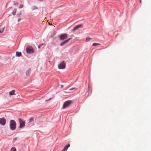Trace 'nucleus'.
Returning <instances> with one entry per match:
<instances>
[{"label":"nucleus","mask_w":151,"mask_h":151,"mask_svg":"<svg viewBox=\"0 0 151 151\" xmlns=\"http://www.w3.org/2000/svg\"><path fill=\"white\" fill-rule=\"evenodd\" d=\"M21 20V19L20 18H19L18 19V22H19Z\"/></svg>","instance_id":"393cba45"},{"label":"nucleus","mask_w":151,"mask_h":151,"mask_svg":"<svg viewBox=\"0 0 151 151\" xmlns=\"http://www.w3.org/2000/svg\"><path fill=\"white\" fill-rule=\"evenodd\" d=\"M71 39V38H69L68 39V40L64 41H63V42H62V43H61L60 44V45L61 46H62L63 45H65L66 43H67Z\"/></svg>","instance_id":"6e6552de"},{"label":"nucleus","mask_w":151,"mask_h":151,"mask_svg":"<svg viewBox=\"0 0 151 151\" xmlns=\"http://www.w3.org/2000/svg\"><path fill=\"white\" fill-rule=\"evenodd\" d=\"M15 91L14 90H13L11 91L9 93L10 95H15L16 94L14 93Z\"/></svg>","instance_id":"9b49d317"},{"label":"nucleus","mask_w":151,"mask_h":151,"mask_svg":"<svg viewBox=\"0 0 151 151\" xmlns=\"http://www.w3.org/2000/svg\"><path fill=\"white\" fill-rule=\"evenodd\" d=\"M73 102L71 100H68L65 101L63 104L62 108L64 109L69 106Z\"/></svg>","instance_id":"f03ea898"},{"label":"nucleus","mask_w":151,"mask_h":151,"mask_svg":"<svg viewBox=\"0 0 151 151\" xmlns=\"http://www.w3.org/2000/svg\"><path fill=\"white\" fill-rule=\"evenodd\" d=\"M9 127L10 129L12 130H15L17 127V124L14 120H11L10 122Z\"/></svg>","instance_id":"f257e3e1"},{"label":"nucleus","mask_w":151,"mask_h":151,"mask_svg":"<svg viewBox=\"0 0 151 151\" xmlns=\"http://www.w3.org/2000/svg\"><path fill=\"white\" fill-rule=\"evenodd\" d=\"M5 27H4L3 28L1 29L0 30V33H2L4 31V28Z\"/></svg>","instance_id":"a211bd4d"},{"label":"nucleus","mask_w":151,"mask_h":151,"mask_svg":"<svg viewBox=\"0 0 151 151\" xmlns=\"http://www.w3.org/2000/svg\"><path fill=\"white\" fill-rule=\"evenodd\" d=\"M17 9H14L12 12V14L14 15H15L16 13Z\"/></svg>","instance_id":"ddd939ff"},{"label":"nucleus","mask_w":151,"mask_h":151,"mask_svg":"<svg viewBox=\"0 0 151 151\" xmlns=\"http://www.w3.org/2000/svg\"><path fill=\"white\" fill-rule=\"evenodd\" d=\"M17 139V137L14 138L13 139L14 142L15 141H16Z\"/></svg>","instance_id":"4be33fe9"},{"label":"nucleus","mask_w":151,"mask_h":151,"mask_svg":"<svg viewBox=\"0 0 151 151\" xmlns=\"http://www.w3.org/2000/svg\"><path fill=\"white\" fill-rule=\"evenodd\" d=\"M11 151H16V150L15 147H13L11 149Z\"/></svg>","instance_id":"dca6fc26"},{"label":"nucleus","mask_w":151,"mask_h":151,"mask_svg":"<svg viewBox=\"0 0 151 151\" xmlns=\"http://www.w3.org/2000/svg\"><path fill=\"white\" fill-rule=\"evenodd\" d=\"M19 121L20 124L19 128H22L24 127L25 126V121L21 119H19Z\"/></svg>","instance_id":"20e7f679"},{"label":"nucleus","mask_w":151,"mask_h":151,"mask_svg":"<svg viewBox=\"0 0 151 151\" xmlns=\"http://www.w3.org/2000/svg\"><path fill=\"white\" fill-rule=\"evenodd\" d=\"M43 45V44H40L39 45V46H38V48H40L41 47V46H42V45Z\"/></svg>","instance_id":"412c9836"},{"label":"nucleus","mask_w":151,"mask_h":151,"mask_svg":"<svg viewBox=\"0 0 151 151\" xmlns=\"http://www.w3.org/2000/svg\"><path fill=\"white\" fill-rule=\"evenodd\" d=\"M6 120L4 117L0 118V124L2 125H4L6 123Z\"/></svg>","instance_id":"0eeeda50"},{"label":"nucleus","mask_w":151,"mask_h":151,"mask_svg":"<svg viewBox=\"0 0 151 151\" xmlns=\"http://www.w3.org/2000/svg\"><path fill=\"white\" fill-rule=\"evenodd\" d=\"M91 39V38L89 37H87L86 38V42H87L89 41Z\"/></svg>","instance_id":"f3484780"},{"label":"nucleus","mask_w":151,"mask_h":151,"mask_svg":"<svg viewBox=\"0 0 151 151\" xmlns=\"http://www.w3.org/2000/svg\"><path fill=\"white\" fill-rule=\"evenodd\" d=\"M47 101H48V100H45V101H46V102Z\"/></svg>","instance_id":"bb28decb"},{"label":"nucleus","mask_w":151,"mask_h":151,"mask_svg":"<svg viewBox=\"0 0 151 151\" xmlns=\"http://www.w3.org/2000/svg\"><path fill=\"white\" fill-rule=\"evenodd\" d=\"M70 144H68L65 147L64 149L62 150V151H66L68 149V148L70 147Z\"/></svg>","instance_id":"9d476101"},{"label":"nucleus","mask_w":151,"mask_h":151,"mask_svg":"<svg viewBox=\"0 0 151 151\" xmlns=\"http://www.w3.org/2000/svg\"><path fill=\"white\" fill-rule=\"evenodd\" d=\"M18 4V3L17 2L14 3V5H17Z\"/></svg>","instance_id":"b1692460"},{"label":"nucleus","mask_w":151,"mask_h":151,"mask_svg":"<svg viewBox=\"0 0 151 151\" xmlns=\"http://www.w3.org/2000/svg\"><path fill=\"white\" fill-rule=\"evenodd\" d=\"M35 9H37L38 7L36 6H34L33 7V10H35Z\"/></svg>","instance_id":"6ab92c4d"},{"label":"nucleus","mask_w":151,"mask_h":151,"mask_svg":"<svg viewBox=\"0 0 151 151\" xmlns=\"http://www.w3.org/2000/svg\"><path fill=\"white\" fill-rule=\"evenodd\" d=\"M21 13H19L18 14H17V16H18V17H20V15H21Z\"/></svg>","instance_id":"5701e85b"},{"label":"nucleus","mask_w":151,"mask_h":151,"mask_svg":"<svg viewBox=\"0 0 151 151\" xmlns=\"http://www.w3.org/2000/svg\"><path fill=\"white\" fill-rule=\"evenodd\" d=\"M23 5L22 4H21L20 5V6H19V8L20 9H21V8H23Z\"/></svg>","instance_id":"aec40b11"},{"label":"nucleus","mask_w":151,"mask_h":151,"mask_svg":"<svg viewBox=\"0 0 151 151\" xmlns=\"http://www.w3.org/2000/svg\"><path fill=\"white\" fill-rule=\"evenodd\" d=\"M30 70H27L26 71V75L28 76H29V73H30Z\"/></svg>","instance_id":"4468645a"},{"label":"nucleus","mask_w":151,"mask_h":151,"mask_svg":"<svg viewBox=\"0 0 151 151\" xmlns=\"http://www.w3.org/2000/svg\"><path fill=\"white\" fill-rule=\"evenodd\" d=\"M75 89V88H70V90H73V89Z\"/></svg>","instance_id":"a878e982"},{"label":"nucleus","mask_w":151,"mask_h":151,"mask_svg":"<svg viewBox=\"0 0 151 151\" xmlns=\"http://www.w3.org/2000/svg\"><path fill=\"white\" fill-rule=\"evenodd\" d=\"M140 3H141V0H140Z\"/></svg>","instance_id":"cd10ccee"},{"label":"nucleus","mask_w":151,"mask_h":151,"mask_svg":"<svg viewBox=\"0 0 151 151\" xmlns=\"http://www.w3.org/2000/svg\"><path fill=\"white\" fill-rule=\"evenodd\" d=\"M21 53L20 52H17L16 53V55L18 57H20L21 55Z\"/></svg>","instance_id":"f8f14e48"},{"label":"nucleus","mask_w":151,"mask_h":151,"mask_svg":"<svg viewBox=\"0 0 151 151\" xmlns=\"http://www.w3.org/2000/svg\"><path fill=\"white\" fill-rule=\"evenodd\" d=\"M26 52L28 54L33 53L34 50L32 47L31 46H28L26 49Z\"/></svg>","instance_id":"7ed1b4c3"},{"label":"nucleus","mask_w":151,"mask_h":151,"mask_svg":"<svg viewBox=\"0 0 151 151\" xmlns=\"http://www.w3.org/2000/svg\"><path fill=\"white\" fill-rule=\"evenodd\" d=\"M82 26L81 25H79L76 26L73 29V31L74 32L75 30L77 29L78 28L81 27Z\"/></svg>","instance_id":"1a4fd4ad"},{"label":"nucleus","mask_w":151,"mask_h":151,"mask_svg":"<svg viewBox=\"0 0 151 151\" xmlns=\"http://www.w3.org/2000/svg\"><path fill=\"white\" fill-rule=\"evenodd\" d=\"M51 99V98H50L49 99V100H50Z\"/></svg>","instance_id":"c85d7f7f"},{"label":"nucleus","mask_w":151,"mask_h":151,"mask_svg":"<svg viewBox=\"0 0 151 151\" xmlns=\"http://www.w3.org/2000/svg\"><path fill=\"white\" fill-rule=\"evenodd\" d=\"M61 87H63V86L62 85L61 86Z\"/></svg>","instance_id":"c756f323"},{"label":"nucleus","mask_w":151,"mask_h":151,"mask_svg":"<svg viewBox=\"0 0 151 151\" xmlns=\"http://www.w3.org/2000/svg\"><path fill=\"white\" fill-rule=\"evenodd\" d=\"M99 45H100V44L99 43H94L92 44V45L94 46H96Z\"/></svg>","instance_id":"2eb2a0df"},{"label":"nucleus","mask_w":151,"mask_h":151,"mask_svg":"<svg viewBox=\"0 0 151 151\" xmlns=\"http://www.w3.org/2000/svg\"><path fill=\"white\" fill-rule=\"evenodd\" d=\"M65 67V64L64 63V61L58 65V67L59 69H64Z\"/></svg>","instance_id":"423d86ee"},{"label":"nucleus","mask_w":151,"mask_h":151,"mask_svg":"<svg viewBox=\"0 0 151 151\" xmlns=\"http://www.w3.org/2000/svg\"><path fill=\"white\" fill-rule=\"evenodd\" d=\"M68 37V35L66 34H62L60 36V40H63L66 39Z\"/></svg>","instance_id":"39448f33"}]
</instances>
